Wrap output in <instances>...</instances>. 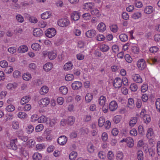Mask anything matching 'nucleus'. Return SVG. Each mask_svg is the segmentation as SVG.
Instances as JSON below:
<instances>
[{"instance_id": "nucleus-1", "label": "nucleus", "mask_w": 160, "mask_h": 160, "mask_svg": "<svg viewBox=\"0 0 160 160\" xmlns=\"http://www.w3.org/2000/svg\"><path fill=\"white\" fill-rule=\"evenodd\" d=\"M58 24L61 27H66L68 26L70 23L69 20L66 18H62L57 21Z\"/></svg>"}, {"instance_id": "nucleus-2", "label": "nucleus", "mask_w": 160, "mask_h": 160, "mask_svg": "<svg viewBox=\"0 0 160 160\" xmlns=\"http://www.w3.org/2000/svg\"><path fill=\"white\" fill-rule=\"evenodd\" d=\"M42 53L45 57L47 55L49 58L51 60L54 59L57 55L56 51L48 52L47 51H45L43 52Z\"/></svg>"}, {"instance_id": "nucleus-3", "label": "nucleus", "mask_w": 160, "mask_h": 160, "mask_svg": "<svg viewBox=\"0 0 160 160\" xmlns=\"http://www.w3.org/2000/svg\"><path fill=\"white\" fill-rule=\"evenodd\" d=\"M56 31L54 28L47 29L45 32V34L47 37L49 38L54 36L56 34Z\"/></svg>"}, {"instance_id": "nucleus-4", "label": "nucleus", "mask_w": 160, "mask_h": 160, "mask_svg": "<svg viewBox=\"0 0 160 160\" xmlns=\"http://www.w3.org/2000/svg\"><path fill=\"white\" fill-rule=\"evenodd\" d=\"M82 86V83L80 82L76 81L74 82L72 84V89L75 90L80 89Z\"/></svg>"}, {"instance_id": "nucleus-5", "label": "nucleus", "mask_w": 160, "mask_h": 160, "mask_svg": "<svg viewBox=\"0 0 160 160\" xmlns=\"http://www.w3.org/2000/svg\"><path fill=\"white\" fill-rule=\"evenodd\" d=\"M137 67L140 70H142L146 67V65L145 61L143 59L139 60L137 62Z\"/></svg>"}, {"instance_id": "nucleus-6", "label": "nucleus", "mask_w": 160, "mask_h": 160, "mask_svg": "<svg viewBox=\"0 0 160 160\" xmlns=\"http://www.w3.org/2000/svg\"><path fill=\"white\" fill-rule=\"evenodd\" d=\"M50 103L49 99L47 98H46L41 99L39 102V105L41 107H46Z\"/></svg>"}, {"instance_id": "nucleus-7", "label": "nucleus", "mask_w": 160, "mask_h": 160, "mask_svg": "<svg viewBox=\"0 0 160 160\" xmlns=\"http://www.w3.org/2000/svg\"><path fill=\"white\" fill-rule=\"evenodd\" d=\"M122 84V79L119 78L117 77L113 81V86L115 88H120L121 87Z\"/></svg>"}, {"instance_id": "nucleus-8", "label": "nucleus", "mask_w": 160, "mask_h": 160, "mask_svg": "<svg viewBox=\"0 0 160 160\" xmlns=\"http://www.w3.org/2000/svg\"><path fill=\"white\" fill-rule=\"evenodd\" d=\"M67 138L65 136L60 137L58 139V142L61 145L65 144L67 141Z\"/></svg>"}, {"instance_id": "nucleus-9", "label": "nucleus", "mask_w": 160, "mask_h": 160, "mask_svg": "<svg viewBox=\"0 0 160 160\" xmlns=\"http://www.w3.org/2000/svg\"><path fill=\"white\" fill-rule=\"evenodd\" d=\"M118 108V104L117 102L113 101H111L109 104V108L111 111H114L115 110Z\"/></svg>"}, {"instance_id": "nucleus-10", "label": "nucleus", "mask_w": 160, "mask_h": 160, "mask_svg": "<svg viewBox=\"0 0 160 160\" xmlns=\"http://www.w3.org/2000/svg\"><path fill=\"white\" fill-rule=\"evenodd\" d=\"M132 79L135 82L138 83H141L142 80L140 75L138 74H134L132 75Z\"/></svg>"}, {"instance_id": "nucleus-11", "label": "nucleus", "mask_w": 160, "mask_h": 160, "mask_svg": "<svg viewBox=\"0 0 160 160\" xmlns=\"http://www.w3.org/2000/svg\"><path fill=\"white\" fill-rule=\"evenodd\" d=\"M86 36L88 38H92L95 36L96 34V31L93 30H89L86 32Z\"/></svg>"}, {"instance_id": "nucleus-12", "label": "nucleus", "mask_w": 160, "mask_h": 160, "mask_svg": "<svg viewBox=\"0 0 160 160\" xmlns=\"http://www.w3.org/2000/svg\"><path fill=\"white\" fill-rule=\"evenodd\" d=\"M33 33L34 36L39 37L42 35L43 32L40 28H36L34 30Z\"/></svg>"}, {"instance_id": "nucleus-13", "label": "nucleus", "mask_w": 160, "mask_h": 160, "mask_svg": "<svg viewBox=\"0 0 160 160\" xmlns=\"http://www.w3.org/2000/svg\"><path fill=\"white\" fill-rule=\"evenodd\" d=\"M80 15L79 12L76 11L73 12L71 14L72 19L74 21H77L80 18Z\"/></svg>"}, {"instance_id": "nucleus-14", "label": "nucleus", "mask_w": 160, "mask_h": 160, "mask_svg": "<svg viewBox=\"0 0 160 160\" xmlns=\"http://www.w3.org/2000/svg\"><path fill=\"white\" fill-rule=\"evenodd\" d=\"M17 142V140H12L11 141L9 147L10 149H12L14 150H16L17 149V146L16 144Z\"/></svg>"}, {"instance_id": "nucleus-15", "label": "nucleus", "mask_w": 160, "mask_h": 160, "mask_svg": "<svg viewBox=\"0 0 160 160\" xmlns=\"http://www.w3.org/2000/svg\"><path fill=\"white\" fill-rule=\"evenodd\" d=\"M31 97L29 95H27L22 97L21 100V103L22 105L28 103L31 100Z\"/></svg>"}, {"instance_id": "nucleus-16", "label": "nucleus", "mask_w": 160, "mask_h": 160, "mask_svg": "<svg viewBox=\"0 0 160 160\" xmlns=\"http://www.w3.org/2000/svg\"><path fill=\"white\" fill-rule=\"evenodd\" d=\"M106 26L103 22L100 23L97 26L98 30L100 32H103L106 29Z\"/></svg>"}, {"instance_id": "nucleus-17", "label": "nucleus", "mask_w": 160, "mask_h": 160, "mask_svg": "<svg viewBox=\"0 0 160 160\" xmlns=\"http://www.w3.org/2000/svg\"><path fill=\"white\" fill-rule=\"evenodd\" d=\"M52 63L48 62L43 66V68L45 71L48 72L52 69Z\"/></svg>"}, {"instance_id": "nucleus-18", "label": "nucleus", "mask_w": 160, "mask_h": 160, "mask_svg": "<svg viewBox=\"0 0 160 160\" xmlns=\"http://www.w3.org/2000/svg\"><path fill=\"white\" fill-rule=\"evenodd\" d=\"M75 120V118L74 117L72 116L69 117L67 119V123L68 125H72L74 124Z\"/></svg>"}, {"instance_id": "nucleus-19", "label": "nucleus", "mask_w": 160, "mask_h": 160, "mask_svg": "<svg viewBox=\"0 0 160 160\" xmlns=\"http://www.w3.org/2000/svg\"><path fill=\"white\" fill-rule=\"evenodd\" d=\"M26 17L29 20L30 22L34 23H36L38 21L37 18L34 17H31L30 15L27 14Z\"/></svg>"}, {"instance_id": "nucleus-20", "label": "nucleus", "mask_w": 160, "mask_h": 160, "mask_svg": "<svg viewBox=\"0 0 160 160\" xmlns=\"http://www.w3.org/2000/svg\"><path fill=\"white\" fill-rule=\"evenodd\" d=\"M28 47L26 45H22L20 46L18 49V51L19 53H24L27 51Z\"/></svg>"}, {"instance_id": "nucleus-21", "label": "nucleus", "mask_w": 160, "mask_h": 160, "mask_svg": "<svg viewBox=\"0 0 160 160\" xmlns=\"http://www.w3.org/2000/svg\"><path fill=\"white\" fill-rule=\"evenodd\" d=\"M93 98V94L91 93H88L85 96V99L87 103L90 102Z\"/></svg>"}, {"instance_id": "nucleus-22", "label": "nucleus", "mask_w": 160, "mask_h": 160, "mask_svg": "<svg viewBox=\"0 0 160 160\" xmlns=\"http://www.w3.org/2000/svg\"><path fill=\"white\" fill-rule=\"evenodd\" d=\"M137 121V118L136 117L132 118L129 122V126L131 127L134 126Z\"/></svg>"}, {"instance_id": "nucleus-23", "label": "nucleus", "mask_w": 160, "mask_h": 160, "mask_svg": "<svg viewBox=\"0 0 160 160\" xmlns=\"http://www.w3.org/2000/svg\"><path fill=\"white\" fill-rule=\"evenodd\" d=\"M153 10V7L151 6H149L146 7L144 9V12L146 14H150L152 13Z\"/></svg>"}, {"instance_id": "nucleus-24", "label": "nucleus", "mask_w": 160, "mask_h": 160, "mask_svg": "<svg viewBox=\"0 0 160 160\" xmlns=\"http://www.w3.org/2000/svg\"><path fill=\"white\" fill-rule=\"evenodd\" d=\"M153 134L152 129L150 128L148 130L147 133V137L148 139H151L153 137Z\"/></svg>"}, {"instance_id": "nucleus-25", "label": "nucleus", "mask_w": 160, "mask_h": 160, "mask_svg": "<svg viewBox=\"0 0 160 160\" xmlns=\"http://www.w3.org/2000/svg\"><path fill=\"white\" fill-rule=\"evenodd\" d=\"M48 91V88L46 86H43L40 89V93L41 95H44L47 93Z\"/></svg>"}, {"instance_id": "nucleus-26", "label": "nucleus", "mask_w": 160, "mask_h": 160, "mask_svg": "<svg viewBox=\"0 0 160 160\" xmlns=\"http://www.w3.org/2000/svg\"><path fill=\"white\" fill-rule=\"evenodd\" d=\"M133 140L132 138L131 137L127 138V143L128 146L129 147H132L134 145Z\"/></svg>"}, {"instance_id": "nucleus-27", "label": "nucleus", "mask_w": 160, "mask_h": 160, "mask_svg": "<svg viewBox=\"0 0 160 160\" xmlns=\"http://www.w3.org/2000/svg\"><path fill=\"white\" fill-rule=\"evenodd\" d=\"M51 16V13L49 12H46L41 15V18L43 19L48 18Z\"/></svg>"}, {"instance_id": "nucleus-28", "label": "nucleus", "mask_w": 160, "mask_h": 160, "mask_svg": "<svg viewBox=\"0 0 160 160\" xmlns=\"http://www.w3.org/2000/svg\"><path fill=\"white\" fill-rule=\"evenodd\" d=\"M98 122L99 126L102 127L105 123V119L103 117H101L99 118Z\"/></svg>"}, {"instance_id": "nucleus-29", "label": "nucleus", "mask_w": 160, "mask_h": 160, "mask_svg": "<svg viewBox=\"0 0 160 160\" xmlns=\"http://www.w3.org/2000/svg\"><path fill=\"white\" fill-rule=\"evenodd\" d=\"M128 107L131 109L133 108L134 107L135 105L134 103L133 99L132 98H130L128 101Z\"/></svg>"}, {"instance_id": "nucleus-30", "label": "nucleus", "mask_w": 160, "mask_h": 160, "mask_svg": "<svg viewBox=\"0 0 160 160\" xmlns=\"http://www.w3.org/2000/svg\"><path fill=\"white\" fill-rule=\"evenodd\" d=\"M73 66V65L71 62H68L65 64L64 66V69L65 70H70L72 68Z\"/></svg>"}, {"instance_id": "nucleus-31", "label": "nucleus", "mask_w": 160, "mask_h": 160, "mask_svg": "<svg viewBox=\"0 0 160 160\" xmlns=\"http://www.w3.org/2000/svg\"><path fill=\"white\" fill-rule=\"evenodd\" d=\"M119 38L120 40L123 42H125L127 41L128 38V36L125 34H122L119 35Z\"/></svg>"}, {"instance_id": "nucleus-32", "label": "nucleus", "mask_w": 160, "mask_h": 160, "mask_svg": "<svg viewBox=\"0 0 160 160\" xmlns=\"http://www.w3.org/2000/svg\"><path fill=\"white\" fill-rule=\"evenodd\" d=\"M137 157L138 160H143V152L141 150H138L137 152Z\"/></svg>"}, {"instance_id": "nucleus-33", "label": "nucleus", "mask_w": 160, "mask_h": 160, "mask_svg": "<svg viewBox=\"0 0 160 160\" xmlns=\"http://www.w3.org/2000/svg\"><path fill=\"white\" fill-rule=\"evenodd\" d=\"M59 90L61 93L64 95L66 94L68 92L67 88L65 86L61 87L59 88Z\"/></svg>"}, {"instance_id": "nucleus-34", "label": "nucleus", "mask_w": 160, "mask_h": 160, "mask_svg": "<svg viewBox=\"0 0 160 160\" xmlns=\"http://www.w3.org/2000/svg\"><path fill=\"white\" fill-rule=\"evenodd\" d=\"M32 48L35 51H39L41 48L40 45L38 43H34L31 45Z\"/></svg>"}, {"instance_id": "nucleus-35", "label": "nucleus", "mask_w": 160, "mask_h": 160, "mask_svg": "<svg viewBox=\"0 0 160 160\" xmlns=\"http://www.w3.org/2000/svg\"><path fill=\"white\" fill-rule=\"evenodd\" d=\"M143 118L144 122L146 123H148L151 121V118L149 115H144V116L143 117Z\"/></svg>"}, {"instance_id": "nucleus-36", "label": "nucleus", "mask_w": 160, "mask_h": 160, "mask_svg": "<svg viewBox=\"0 0 160 160\" xmlns=\"http://www.w3.org/2000/svg\"><path fill=\"white\" fill-rule=\"evenodd\" d=\"M142 14L141 12H137L133 13L132 15V18L134 19H138L141 17Z\"/></svg>"}, {"instance_id": "nucleus-37", "label": "nucleus", "mask_w": 160, "mask_h": 160, "mask_svg": "<svg viewBox=\"0 0 160 160\" xmlns=\"http://www.w3.org/2000/svg\"><path fill=\"white\" fill-rule=\"evenodd\" d=\"M34 160H40L42 158L41 155L39 153H35L32 156Z\"/></svg>"}, {"instance_id": "nucleus-38", "label": "nucleus", "mask_w": 160, "mask_h": 160, "mask_svg": "<svg viewBox=\"0 0 160 160\" xmlns=\"http://www.w3.org/2000/svg\"><path fill=\"white\" fill-rule=\"evenodd\" d=\"M100 49L103 52H107L109 50V47L107 45L102 44L100 46Z\"/></svg>"}, {"instance_id": "nucleus-39", "label": "nucleus", "mask_w": 160, "mask_h": 160, "mask_svg": "<svg viewBox=\"0 0 160 160\" xmlns=\"http://www.w3.org/2000/svg\"><path fill=\"white\" fill-rule=\"evenodd\" d=\"M77 156V153L74 151L72 152L69 155V159L71 160H74L75 159Z\"/></svg>"}, {"instance_id": "nucleus-40", "label": "nucleus", "mask_w": 160, "mask_h": 160, "mask_svg": "<svg viewBox=\"0 0 160 160\" xmlns=\"http://www.w3.org/2000/svg\"><path fill=\"white\" fill-rule=\"evenodd\" d=\"M23 79L26 81H28L31 79V75L28 73H24L22 76Z\"/></svg>"}, {"instance_id": "nucleus-41", "label": "nucleus", "mask_w": 160, "mask_h": 160, "mask_svg": "<svg viewBox=\"0 0 160 160\" xmlns=\"http://www.w3.org/2000/svg\"><path fill=\"white\" fill-rule=\"evenodd\" d=\"M74 77L73 74H68L65 77V80L67 81H69L73 80L74 79Z\"/></svg>"}, {"instance_id": "nucleus-42", "label": "nucleus", "mask_w": 160, "mask_h": 160, "mask_svg": "<svg viewBox=\"0 0 160 160\" xmlns=\"http://www.w3.org/2000/svg\"><path fill=\"white\" fill-rule=\"evenodd\" d=\"M106 98L103 96H101L99 99V103L100 105L103 106L105 105Z\"/></svg>"}, {"instance_id": "nucleus-43", "label": "nucleus", "mask_w": 160, "mask_h": 160, "mask_svg": "<svg viewBox=\"0 0 160 160\" xmlns=\"http://www.w3.org/2000/svg\"><path fill=\"white\" fill-rule=\"evenodd\" d=\"M47 121V118L45 116H42L38 119V121L40 123H44Z\"/></svg>"}, {"instance_id": "nucleus-44", "label": "nucleus", "mask_w": 160, "mask_h": 160, "mask_svg": "<svg viewBox=\"0 0 160 160\" xmlns=\"http://www.w3.org/2000/svg\"><path fill=\"white\" fill-rule=\"evenodd\" d=\"M27 132L28 133H31L34 130V127L32 125H29L26 128Z\"/></svg>"}, {"instance_id": "nucleus-45", "label": "nucleus", "mask_w": 160, "mask_h": 160, "mask_svg": "<svg viewBox=\"0 0 160 160\" xmlns=\"http://www.w3.org/2000/svg\"><path fill=\"white\" fill-rule=\"evenodd\" d=\"M17 20L19 22L22 23L24 21L23 17L20 14H18L16 16Z\"/></svg>"}, {"instance_id": "nucleus-46", "label": "nucleus", "mask_w": 160, "mask_h": 160, "mask_svg": "<svg viewBox=\"0 0 160 160\" xmlns=\"http://www.w3.org/2000/svg\"><path fill=\"white\" fill-rule=\"evenodd\" d=\"M121 118L120 115H117L114 117L113 121L115 123H118L120 122Z\"/></svg>"}, {"instance_id": "nucleus-47", "label": "nucleus", "mask_w": 160, "mask_h": 160, "mask_svg": "<svg viewBox=\"0 0 160 160\" xmlns=\"http://www.w3.org/2000/svg\"><path fill=\"white\" fill-rule=\"evenodd\" d=\"M155 105L157 111L160 112V98H158L157 99Z\"/></svg>"}, {"instance_id": "nucleus-48", "label": "nucleus", "mask_w": 160, "mask_h": 160, "mask_svg": "<svg viewBox=\"0 0 160 160\" xmlns=\"http://www.w3.org/2000/svg\"><path fill=\"white\" fill-rule=\"evenodd\" d=\"M130 89L132 91L135 92L138 89V86L136 83H133L130 85Z\"/></svg>"}, {"instance_id": "nucleus-49", "label": "nucleus", "mask_w": 160, "mask_h": 160, "mask_svg": "<svg viewBox=\"0 0 160 160\" xmlns=\"http://www.w3.org/2000/svg\"><path fill=\"white\" fill-rule=\"evenodd\" d=\"M14 107L12 105H10L7 106L5 108L6 110L8 112H12L15 110Z\"/></svg>"}, {"instance_id": "nucleus-50", "label": "nucleus", "mask_w": 160, "mask_h": 160, "mask_svg": "<svg viewBox=\"0 0 160 160\" xmlns=\"http://www.w3.org/2000/svg\"><path fill=\"white\" fill-rule=\"evenodd\" d=\"M111 30L113 32H116L118 30V27L116 25H112L110 26Z\"/></svg>"}, {"instance_id": "nucleus-51", "label": "nucleus", "mask_w": 160, "mask_h": 160, "mask_svg": "<svg viewBox=\"0 0 160 160\" xmlns=\"http://www.w3.org/2000/svg\"><path fill=\"white\" fill-rule=\"evenodd\" d=\"M91 13L92 14L95 15L97 17H98L100 15L99 11L96 9L91 10Z\"/></svg>"}, {"instance_id": "nucleus-52", "label": "nucleus", "mask_w": 160, "mask_h": 160, "mask_svg": "<svg viewBox=\"0 0 160 160\" xmlns=\"http://www.w3.org/2000/svg\"><path fill=\"white\" fill-rule=\"evenodd\" d=\"M158 48L157 46H153L151 47L149 49V51L151 53H155L158 50Z\"/></svg>"}, {"instance_id": "nucleus-53", "label": "nucleus", "mask_w": 160, "mask_h": 160, "mask_svg": "<svg viewBox=\"0 0 160 160\" xmlns=\"http://www.w3.org/2000/svg\"><path fill=\"white\" fill-rule=\"evenodd\" d=\"M18 116L20 118L25 119L27 115L25 112H20L18 113Z\"/></svg>"}, {"instance_id": "nucleus-54", "label": "nucleus", "mask_w": 160, "mask_h": 160, "mask_svg": "<svg viewBox=\"0 0 160 160\" xmlns=\"http://www.w3.org/2000/svg\"><path fill=\"white\" fill-rule=\"evenodd\" d=\"M43 129V126L42 124H40L38 125L36 127L35 130L37 132H39L41 131Z\"/></svg>"}, {"instance_id": "nucleus-55", "label": "nucleus", "mask_w": 160, "mask_h": 160, "mask_svg": "<svg viewBox=\"0 0 160 160\" xmlns=\"http://www.w3.org/2000/svg\"><path fill=\"white\" fill-rule=\"evenodd\" d=\"M8 51L11 53H15L17 51L16 48L14 47H11L8 48Z\"/></svg>"}, {"instance_id": "nucleus-56", "label": "nucleus", "mask_w": 160, "mask_h": 160, "mask_svg": "<svg viewBox=\"0 0 160 160\" xmlns=\"http://www.w3.org/2000/svg\"><path fill=\"white\" fill-rule=\"evenodd\" d=\"M8 63L5 60H2L0 62V66L3 68H5L8 66Z\"/></svg>"}, {"instance_id": "nucleus-57", "label": "nucleus", "mask_w": 160, "mask_h": 160, "mask_svg": "<svg viewBox=\"0 0 160 160\" xmlns=\"http://www.w3.org/2000/svg\"><path fill=\"white\" fill-rule=\"evenodd\" d=\"M83 18L86 20H89L91 18V16L89 13H85L82 15Z\"/></svg>"}, {"instance_id": "nucleus-58", "label": "nucleus", "mask_w": 160, "mask_h": 160, "mask_svg": "<svg viewBox=\"0 0 160 160\" xmlns=\"http://www.w3.org/2000/svg\"><path fill=\"white\" fill-rule=\"evenodd\" d=\"M148 89V86L147 84H143L141 88V91L142 92H144L147 90Z\"/></svg>"}, {"instance_id": "nucleus-59", "label": "nucleus", "mask_w": 160, "mask_h": 160, "mask_svg": "<svg viewBox=\"0 0 160 160\" xmlns=\"http://www.w3.org/2000/svg\"><path fill=\"white\" fill-rule=\"evenodd\" d=\"M96 38L97 40L98 41H103L105 38V37L102 34H99L97 35Z\"/></svg>"}, {"instance_id": "nucleus-60", "label": "nucleus", "mask_w": 160, "mask_h": 160, "mask_svg": "<svg viewBox=\"0 0 160 160\" xmlns=\"http://www.w3.org/2000/svg\"><path fill=\"white\" fill-rule=\"evenodd\" d=\"M38 26L41 28H44L47 25L46 23L43 20L39 21L38 23Z\"/></svg>"}, {"instance_id": "nucleus-61", "label": "nucleus", "mask_w": 160, "mask_h": 160, "mask_svg": "<svg viewBox=\"0 0 160 160\" xmlns=\"http://www.w3.org/2000/svg\"><path fill=\"white\" fill-rule=\"evenodd\" d=\"M108 138V136L107 133L105 132H103L102 135V139L104 142L106 141Z\"/></svg>"}, {"instance_id": "nucleus-62", "label": "nucleus", "mask_w": 160, "mask_h": 160, "mask_svg": "<svg viewBox=\"0 0 160 160\" xmlns=\"http://www.w3.org/2000/svg\"><path fill=\"white\" fill-rule=\"evenodd\" d=\"M98 156L100 158L104 159L106 157V155L104 152L101 151L98 153Z\"/></svg>"}, {"instance_id": "nucleus-63", "label": "nucleus", "mask_w": 160, "mask_h": 160, "mask_svg": "<svg viewBox=\"0 0 160 160\" xmlns=\"http://www.w3.org/2000/svg\"><path fill=\"white\" fill-rule=\"evenodd\" d=\"M112 50L115 53H117L119 51V47L117 45H113L112 46Z\"/></svg>"}, {"instance_id": "nucleus-64", "label": "nucleus", "mask_w": 160, "mask_h": 160, "mask_svg": "<svg viewBox=\"0 0 160 160\" xmlns=\"http://www.w3.org/2000/svg\"><path fill=\"white\" fill-rule=\"evenodd\" d=\"M123 154L122 152H118L117 154V159L118 160H122L123 158Z\"/></svg>"}]
</instances>
